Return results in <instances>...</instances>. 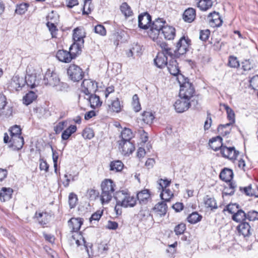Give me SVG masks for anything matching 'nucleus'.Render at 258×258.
Wrapping results in <instances>:
<instances>
[{"label": "nucleus", "instance_id": "obj_5", "mask_svg": "<svg viewBox=\"0 0 258 258\" xmlns=\"http://www.w3.org/2000/svg\"><path fill=\"white\" fill-rule=\"evenodd\" d=\"M74 43L71 46V50L75 49L79 51H81L83 46L84 40V38L86 36V33L84 29L81 28H76L73 31Z\"/></svg>", "mask_w": 258, "mask_h": 258}, {"label": "nucleus", "instance_id": "obj_31", "mask_svg": "<svg viewBox=\"0 0 258 258\" xmlns=\"http://www.w3.org/2000/svg\"><path fill=\"white\" fill-rule=\"evenodd\" d=\"M232 219L237 223H242L245 222L246 219V213H245L242 210L240 209L235 214L232 216Z\"/></svg>", "mask_w": 258, "mask_h": 258}, {"label": "nucleus", "instance_id": "obj_21", "mask_svg": "<svg viewBox=\"0 0 258 258\" xmlns=\"http://www.w3.org/2000/svg\"><path fill=\"white\" fill-rule=\"evenodd\" d=\"M9 142L10 146L17 150L22 149L24 144V139L21 136L11 137Z\"/></svg>", "mask_w": 258, "mask_h": 258}, {"label": "nucleus", "instance_id": "obj_14", "mask_svg": "<svg viewBox=\"0 0 258 258\" xmlns=\"http://www.w3.org/2000/svg\"><path fill=\"white\" fill-rule=\"evenodd\" d=\"M151 16L148 13H144L139 16L138 25L143 29H148L151 24Z\"/></svg>", "mask_w": 258, "mask_h": 258}, {"label": "nucleus", "instance_id": "obj_64", "mask_svg": "<svg viewBox=\"0 0 258 258\" xmlns=\"http://www.w3.org/2000/svg\"><path fill=\"white\" fill-rule=\"evenodd\" d=\"M242 68L244 71H249L253 69V65L249 60H245L242 62Z\"/></svg>", "mask_w": 258, "mask_h": 258}, {"label": "nucleus", "instance_id": "obj_34", "mask_svg": "<svg viewBox=\"0 0 258 258\" xmlns=\"http://www.w3.org/2000/svg\"><path fill=\"white\" fill-rule=\"evenodd\" d=\"M89 95V101L92 108H95L101 105L102 102L100 101L98 96L93 94H91Z\"/></svg>", "mask_w": 258, "mask_h": 258}, {"label": "nucleus", "instance_id": "obj_4", "mask_svg": "<svg viewBox=\"0 0 258 258\" xmlns=\"http://www.w3.org/2000/svg\"><path fill=\"white\" fill-rule=\"evenodd\" d=\"M166 24V22L161 18L155 19L153 23L150 24V29L148 31L149 37L154 41L158 39V36L160 35L163 27Z\"/></svg>", "mask_w": 258, "mask_h": 258}, {"label": "nucleus", "instance_id": "obj_37", "mask_svg": "<svg viewBox=\"0 0 258 258\" xmlns=\"http://www.w3.org/2000/svg\"><path fill=\"white\" fill-rule=\"evenodd\" d=\"M77 131V127L75 125H71L62 133L61 139L63 140H68L69 137Z\"/></svg>", "mask_w": 258, "mask_h": 258}, {"label": "nucleus", "instance_id": "obj_17", "mask_svg": "<svg viewBox=\"0 0 258 258\" xmlns=\"http://www.w3.org/2000/svg\"><path fill=\"white\" fill-rule=\"evenodd\" d=\"M210 25L213 27H220L222 24V20L219 13L215 11L210 13L208 16Z\"/></svg>", "mask_w": 258, "mask_h": 258}, {"label": "nucleus", "instance_id": "obj_59", "mask_svg": "<svg viewBox=\"0 0 258 258\" xmlns=\"http://www.w3.org/2000/svg\"><path fill=\"white\" fill-rule=\"evenodd\" d=\"M239 190L241 192L248 196L252 197V195H254V194H252L253 189L252 188L251 185L244 187H239Z\"/></svg>", "mask_w": 258, "mask_h": 258}, {"label": "nucleus", "instance_id": "obj_46", "mask_svg": "<svg viewBox=\"0 0 258 258\" xmlns=\"http://www.w3.org/2000/svg\"><path fill=\"white\" fill-rule=\"evenodd\" d=\"M11 137H17L21 136V128L20 125H15L12 126L10 129Z\"/></svg>", "mask_w": 258, "mask_h": 258}, {"label": "nucleus", "instance_id": "obj_57", "mask_svg": "<svg viewBox=\"0 0 258 258\" xmlns=\"http://www.w3.org/2000/svg\"><path fill=\"white\" fill-rule=\"evenodd\" d=\"M249 87L254 90H258V75L252 77L249 80Z\"/></svg>", "mask_w": 258, "mask_h": 258}, {"label": "nucleus", "instance_id": "obj_28", "mask_svg": "<svg viewBox=\"0 0 258 258\" xmlns=\"http://www.w3.org/2000/svg\"><path fill=\"white\" fill-rule=\"evenodd\" d=\"M167 209V206L164 201L159 202L153 208V211L160 216L166 214Z\"/></svg>", "mask_w": 258, "mask_h": 258}, {"label": "nucleus", "instance_id": "obj_11", "mask_svg": "<svg viewBox=\"0 0 258 258\" xmlns=\"http://www.w3.org/2000/svg\"><path fill=\"white\" fill-rule=\"evenodd\" d=\"M82 91L86 95H89L97 90V83L90 79H85L82 83Z\"/></svg>", "mask_w": 258, "mask_h": 258}, {"label": "nucleus", "instance_id": "obj_52", "mask_svg": "<svg viewBox=\"0 0 258 258\" xmlns=\"http://www.w3.org/2000/svg\"><path fill=\"white\" fill-rule=\"evenodd\" d=\"M83 137L86 139H91L94 136V133L93 130L90 128H85L83 132Z\"/></svg>", "mask_w": 258, "mask_h": 258}, {"label": "nucleus", "instance_id": "obj_1", "mask_svg": "<svg viewBox=\"0 0 258 258\" xmlns=\"http://www.w3.org/2000/svg\"><path fill=\"white\" fill-rule=\"evenodd\" d=\"M43 81L45 85L54 87L57 91H61L68 88L67 84L61 82L58 75L50 69L45 73Z\"/></svg>", "mask_w": 258, "mask_h": 258}, {"label": "nucleus", "instance_id": "obj_50", "mask_svg": "<svg viewBox=\"0 0 258 258\" xmlns=\"http://www.w3.org/2000/svg\"><path fill=\"white\" fill-rule=\"evenodd\" d=\"M228 66L231 68H238L239 66V62L237 58L233 55H230L228 59Z\"/></svg>", "mask_w": 258, "mask_h": 258}, {"label": "nucleus", "instance_id": "obj_47", "mask_svg": "<svg viewBox=\"0 0 258 258\" xmlns=\"http://www.w3.org/2000/svg\"><path fill=\"white\" fill-rule=\"evenodd\" d=\"M109 107L112 111L117 113L119 112L121 109L120 101L118 98H116L115 100L113 101Z\"/></svg>", "mask_w": 258, "mask_h": 258}, {"label": "nucleus", "instance_id": "obj_32", "mask_svg": "<svg viewBox=\"0 0 258 258\" xmlns=\"http://www.w3.org/2000/svg\"><path fill=\"white\" fill-rule=\"evenodd\" d=\"M204 203L205 207L210 208L211 210L216 209L218 208L216 200L210 196L207 195L204 198Z\"/></svg>", "mask_w": 258, "mask_h": 258}, {"label": "nucleus", "instance_id": "obj_42", "mask_svg": "<svg viewBox=\"0 0 258 258\" xmlns=\"http://www.w3.org/2000/svg\"><path fill=\"white\" fill-rule=\"evenodd\" d=\"M120 10L125 17L131 16L133 13L131 7L126 3H123L120 6Z\"/></svg>", "mask_w": 258, "mask_h": 258}, {"label": "nucleus", "instance_id": "obj_53", "mask_svg": "<svg viewBox=\"0 0 258 258\" xmlns=\"http://www.w3.org/2000/svg\"><path fill=\"white\" fill-rule=\"evenodd\" d=\"M185 230L186 225L183 223H180L176 225L174 229L175 234L177 235L182 234Z\"/></svg>", "mask_w": 258, "mask_h": 258}, {"label": "nucleus", "instance_id": "obj_16", "mask_svg": "<svg viewBox=\"0 0 258 258\" xmlns=\"http://www.w3.org/2000/svg\"><path fill=\"white\" fill-rule=\"evenodd\" d=\"M160 35H162L164 38L168 40H173L176 35V30L173 26L167 25H165L163 27Z\"/></svg>", "mask_w": 258, "mask_h": 258}, {"label": "nucleus", "instance_id": "obj_29", "mask_svg": "<svg viewBox=\"0 0 258 258\" xmlns=\"http://www.w3.org/2000/svg\"><path fill=\"white\" fill-rule=\"evenodd\" d=\"M233 173L231 169L225 168L220 172V179L225 182H230L233 178Z\"/></svg>", "mask_w": 258, "mask_h": 258}, {"label": "nucleus", "instance_id": "obj_35", "mask_svg": "<svg viewBox=\"0 0 258 258\" xmlns=\"http://www.w3.org/2000/svg\"><path fill=\"white\" fill-rule=\"evenodd\" d=\"M120 137L121 141H132V139L134 137V134L131 129L124 128L121 133Z\"/></svg>", "mask_w": 258, "mask_h": 258}, {"label": "nucleus", "instance_id": "obj_27", "mask_svg": "<svg viewBox=\"0 0 258 258\" xmlns=\"http://www.w3.org/2000/svg\"><path fill=\"white\" fill-rule=\"evenodd\" d=\"M69 226L72 229V232H78L83 224V221L81 218H73L68 222Z\"/></svg>", "mask_w": 258, "mask_h": 258}, {"label": "nucleus", "instance_id": "obj_25", "mask_svg": "<svg viewBox=\"0 0 258 258\" xmlns=\"http://www.w3.org/2000/svg\"><path fill=\"white\" fill-rule=\"evenodd\" d=\"M209 146L214 151L220 150L223 146L222 138L220 136L212 138L209 140Z\"/></svg>", "mask_w": 258, "mask_h": 258}, {"label": "nucleus", "instance_id": "obj_60", "mask_svg": "<svg viewBox=\"0 0 258 258\" xmlns=\"http://www.w3.org/2000/svg\"><path fill=\"white\" fill-rule=\"evenodd\" d=\"M39 169L40 170H44L45 172H47L49 169V165L46 160L43 158H40L39 160Z\"/></svg>", "mask_w": 258, "mask_h": 258}, {"label": "nucleus", "instance_id": "obj_6", "mask_svg": "<svg viewBox=\"0 0 258 258\" xmlns=\"http://www.w3.org/2000/svg\"><path fill=\"white\" fill-rule=\"evenodd\" d=\"M80 53V51L78 50H75V49L71 50L70 47L69 51L63 49L58 50L56 54V57L60 61L68 63L71 62L72 59L76 58L77 55Z\"/></svg>", "mask_w": 258, "mask_h": 258}, {"label": "nucleus", "instance_id": "obj_43", "mask_svg": "<svg viewBox=\"0 0 258 258\" xmlns=\"http://www.w3.org/2000/svg\"><path fill=\"white\" fill-rule=\"evenodd\" d=\"M240 207L236 203L229 204L225 207L224 211H227L229 213L233 215L235 214L238 210H240Z\"/></svg>", "mask_w": 258, "mask_h": 258}, {"label": "nucleus", "instance_id": "obj_45", "mask_svg": "<svg viewBox=\"0 0 258 258\" xmlns=\"http://www.w3.org/2000/svg\"><path fill=\"white\" fill-rule=\"evenodd\" d=\"M223 106L226 111L227 118L231 123L235 122V113L234 111L227 105L223 104Z\"/></svg>", "mask_w": 258, "mask_h": 258}, {"label": "nucleus", "instance_id": "obj_48", "mask_svg": "<svg viewBox=\"0 0 258 258\" xmlns=\"http://www.w3.org/2000/svg\"><path fill=\"white\" fill-rule=\"evenodd\" d=\"M133 107L136 112H138L141 109V105L138 95L135 94L133 97Z\"/></svg>", "mask_w": 258, "mask_h": 258}, {"label": "nucleus", "instance_id": "obj_54", "mask_svg": "<svg viewBox=\"0 0 258 258\" xmlns=\"http://www.w3.org/2000/svg\"><path fill=\"white\" fill-rule=\"evenodd\" d=\"M246 219L250 221L258 220V212L254 211H249L246 213Z\"/></svg>", "mask_w": 258, "mask_h": 258}, {"label": "nucleus", "instance_id": "obj_61", "mask_svg": "<svg viewBox=\"0 0 258 258\" xmlns=\"http://www.w3.org/2000/svg\"><path fill=\"white\" fill-rule=\"evenodd\" d=\"M94 31L96 33L101 36H105L106 34V31L105 27L102 25H97L94 27Z\"/></svg>", "mask_w": 258, "mask_h": 258}, {"label": "nucleus", "instance_id": "obj_36", "mask_svg": "<svg viewBox=\"0 0 258 258\" xmlns=\"http://www.w3.org/2000/svg\"><path fill=\"white\" fill-rule=\"evenodd\" d=\"M213 6L212 0H200L198 3V8L203 11H206Z\"/></svg>", "mask_w": 258, "mask_h": 258}, {"label": "nucleus", "instance_id": "obj_26", "mask_svg": "<svg viewBox=\"0 0 258 258\" xmlns=\"http://www.w3.org/2000/svg\"><path fill=\"white\" fill-rule=\"evenodd\" d=\"M150 198V194L148 189H144L137 194V199L139 203L142 205H146Z\"/></svg>", "mask_w": 258, "mask_h": 258}, {"label": "nucleus", "instance_id": "obj_19", "mask_svg": "<svg viewBox=\"0 0 258 258\" xmlns=\"http://www.w3.org/2000/svg\"><path fill=\"white\" fill-rule=\"evenodd\" d=\"M237 230L238 233L240 235H242L244 237H248L251 234L250 226L246 222L241 223L237 226Z\"/></svg>", "mask_w": 258, "mask_h": 258}, {"label": "nucleus", "instance_id": "obj_15", "mask_svg": "<svg viewBox=\"0 0 258 258\" xmlns=\"http://www.w3.org/2000/svg\"><path fill=\"white\" fill-rule=\"evenodd\" d=\"M25 84L26 81L23 77L15 76L11 80L10 86L13 90L18 91L21 90L25 86Z\"/></svg>", "mask_w": 258, "mask_h": 258}, {"label": "nucleus", "instance_id": "obj_55", "mask_svg": "<svg viewBox=\"0 0 258 258\" xmlns=\"http://www.w3.org/2000/svg\"><path fill=\"white\" fill-rule=\"evenodd\" d=\"M67 121H62L59 122L54 126V131L56 134H58L67 125Z\"/></svg>", "mask_w": 258, "mask_h": 258}, {"label": "nucleus", "instance_id": "obj_30", "mask_svg": "<svg viewBox=\"0 0 258 258\" xmlns=\"http://www.w3.org/2000/svg\"><path fill=\"white\" fill-rule=\"evenodd\" d=\"M13 190L10 187H3L0 191V199L2 202H5L11 198Z\"/></svg>", "mask_w": 258, "mask_h": 258}, {"label": "nucleus", "instance_id": "obj_33", "mask_svg": "<svg viewBox=\"0 0 258 258\" xmlns=\"http://www.w3.org/2000/svg\"><path fill=\"white\" fill-rule=\"evenodd\" d=\"M37 97L36 94L34 92L30 91L23 96V102L26 105H28L36 99Z\"/></svg>", "mask_w": 258, "mask_h": 258}, {"label": "nucleus", "instance_id": "obj_20", "mask_svg": "<svg viewBox=\"0 0 258 258\" xmlns=\"http://www.w3.org/2000/svg\"><path fill=\"white\" fill-rule=\"evenodd\" d=\"M157 44L161 49V52H159V53H163L165 55H168L171 58L173 56L174 53H173L172 49L166 42L157 40Z\"/></svg>", "mask_w": 258, "mask_h": 258}, {"label": "nucleus", "instance_id": "obj_51", "mask_svg": "<svg viewBox=\"0 0 258 258\" xmlns=\"http://www.w3.org/2000/svg\"><path fill=\"white\" fill-rule=\"evenodd\" d=\"M28 7L29 5L27 3L21 4L17 6L15 12L20 15L24 14L27 11Z\"/></svg>", "mask_w": 258, "mask_h": 258}, {"label": "nucleus", "instance_id": "obj_49", "mask_svg": "<svg viewBox=\"0 0 258 258\" xmlns=\"http://www.w3.org/2000/svg\"><path fill=\"white\" fill-rule=\"evenodd\" d=\"M77 201V196L73 192L70 194L69 196V203L71 209L74 208L76 206Z\"/></svg>", "mask_w": 258, "mask_h": 258}, {"label": "nucleus", "instance_id": "obj_63", "mask_svg": "<svg viewBox=\"0 0 258 258\" xmlns=\"http://www.w3.org/2000/svg\"><path fill=\"white\" fill-rule=\"evenodd\" d=\"M210 34V31L208 29L201 30L200 31V39L202 41H205L208 39Z\"/></svg>", "mask_w": 258, "mask_h": 258}, {"label": "nucleus", "instance_id": "obj_12", "mask_svg": "<svg viewBox=\"0 0 258 258\" xmlns=\"http://www.w3.org/2000/svg\"><path fill=\"white\" fill-rule=\"evenodd\" d=\"M220 153L223 157L231 160H235L239 154V152L234 147H227L223 145L220 149Z\"/></svg>", "mask_w": 258, "mask_h": 258}, {"label": "nucleus", "instance_id": "obj_13", "mask_svg": "<svg viewBox=\"0 0 258 258\" xmlns=\"http://www.w3.org/2000/svg\"><path fill=\"white\" fill-rule=\"evenodd\" d=\"M191 102L180 97L177 99L174 104V106L176 112L182 113L186 111L191 105Z\"/></svg>", "mask_w": 258, "mask_h": 258}, {"label": "nucleus", "instance_id": "obj_41", "mask_svg": "<svg viewBox=\"0 0 258 258\" xmlns=\"http://www.w3.org/2000/svg\"><path fill=\"white\" fill-rule=\"evenodd\" d=\"M202 216L198 212H192L187 218V221L191 224H196L202 220Z\"/></svg>", "mask_w": 258, "mask_h": 258}, {"label": "nucleus", "instance_id": "obj_10", "mask_svg": "<svg viewBox=\"0 0 258 258\" xmlns=\"http://www.w3.org/2000/svg\"><path fill=\"white\" fill-rule=\"evenodd\" d=\"M119 149L124 156H129L135 151V147L133 141H118Z\"/></svg>", "mask_w": 258, "mask_h": 258}, {"label": "nucleus", "instance_id": "obj_39", "mask_svg": "<svg viewBox=\"0 0 258 258\" xmlns=\"http://www.w3.org/2000/svg\"><path fill=\"white\" fill-rule=\"evenodd\" d=\"M123 167V163L119 160L112 161L110 164V170L115 172L121 171Z\"/></svg>", "mask_w": 258, "mask_h": 258}, {"label": "nucleus", "instance_id": "obj_9", "mask_svg": "<svg viewBox=\"0 0 258 258\" xmlns=\"http://www.w3.org/2000/svg\"><path fill=\"white\" fill-rule=\"evenodd\" d=\"M195 90L191 84L187 83H184L180 86L179 97L188 101L193 97Z\"/></svg>", "mask_w": 258, "mask_h": 258}, {"label": "nucleus", "instance_id": "obj_23", "mask_svg": "<svg viewBox=\"0 0 258 258\" xmlns=\"http://www.w3.org/2000/svg\"><path fill=\"white\" fill-rule=\"evenodd\" d=\"M141 50L142 48L140 45L134 44L129 50L126 51V55L127 57L134 59L136 56H140L141 54Z\"/></svg>", "mask_w": 258, "mask_h": 258}, {"label": "nucleus", "instance_id": "obj_38", "mask_svg": "<svg viewBox=\"0 0 258 258\" xmlns=\"http://www.w3.org/2000/svg\"><path fill=\"white\" fill-rule=\"evenodd\" d=\"M160 196L164 202H169L173 197V194L169 189L165 188L162 189Z\"/></svg>", "mask_w": 258, "mask_h": 258}, {"label": "nucleus", "instance_id": "obj_3", "mask_svg": "<svg viewBox=\"0 0 258 258\" xmlns=\"http://www.w3.org/2000/svg\"><path fill=\"white\" fill-rule=\"evenodd\" d=\"M114 198L116 201V205L115 207V210L117 212V207L118 206L124 208H131L134 207L137 203L136 198L131 196L129 194L123 191L117 192Z\"/></svg>", "mask_w": 258, "mask_h": 258}, {"label": "nucleus", "instance_id": "obj_2", "mask_svg": "<svg viewBox=\"0 0 258 258\" xmlns=\"http://www.w3.org/2000/svg\"><path fill=\"white\" fill-rule=\"evenodd\" d=\"M101 201L102 204L108 203L114 196L115 184L110 179H106L101 183Z\"/></svg>", "mask_w": 258, "mask_h": 258}, {"label": "nucleus", "instance_id": "obj_44", "mask_svg": "<svg viewBox=\"0 0 258 258\" xmlns=\"http://www.w3.org/2000/svg\"><path fill=\"white\" fill-rule=\"evenodd\" d=\"M24 79L27 86H30L31 88H34L37 85L36 77L35 75H28Z\"/></svg>", "mask_w": 258, "mask_h": 258}, {"label": "nucleus", "instance_id": "obj_40", "mask_svg": "<svg viewBox=\"0 0 258 258\" xmlns=\"http://www.w3.org/2000/svg\"><path fill=\"white\" fill-rule=\"evenodd\" d=\"M142 120L147 124H151L155 118L154 114L150 111H144L142 114Z\"/></svg>", "mask_w": 258, "mask_h": 258}, {"label": "nucleus", "instance_id": "obj_8", "mask_svg": "<svg viewBox=\"0 0 258 258\" xmlns=\"http://www.w3.org/2000/svg\"><path fill=\"white\" fill-rule=\"evenodd\" d=\"M190 45V40L184 36L182 37L176 43V49L174 50L175 55H180L185 54L188 50Z\"/></svg>", "mask_w": 258, "mask_h": 258}, {"label": "nucleus", "instance_id": "obj_56", "mask_svg": "<svg viewBox=\"0 0 258 258\" xmlns=\"http://www.w3.org/2000/svg\"><path fill=\"white\" fill-rule=\"evenodd\" d=\"M236 187V184L235 182H229L228 184V187H229L230 191H228V188H225L223 194L225 195H232L235 191V188Z\"/></svg>", "mask_w": 258, "mask_h": 258}, {"label": "nucleus", "instance_id": "obj_62", "mask_svg": "<svg viewBox=\"0 0 258 258\" xmlns=\"http://www.w3.org/2000/svg\"><path fill=\"white\" fill-rule=\"evenodd\" d=\"M91 0H85L83 7V14L88 15L91 12L90 5Z\"/></svg>", "mask_w": 258, "mask_h": 258}, {"label": "nucleus", "instance_id": "obj_18", "mask_svg": "<svg viewBox=\"0 0 258 258\" xmlns=\"http://www.w3.org/2000/svg\"><path fill=\"white\" fill-rule=\"evenodd\" d=\"M166 66L167 67L168 70L171 75L174 76L181 75L180 73L178 63L176 60L173 58V57L171 58V59L169 61V62L167 63V65Z\"/></svg>", "mask_w": 258, "mask_h": 258}, {"label": "nucleus", "instance_id": "obj_22", "mask_svg": "<svg viewBox=\"0 0 258 258\" xmlns=\"http://www.w3.org/2000/svg\"><path fill=\"white\" fill-rule=\"evenodd\" d=\"M154 61L158 68L162 69L167 65V56L165 55L163 53H158Z\"/></svg>", "mask_w": 258, "mask_h": 258}, {"label": "nucleus", "instance_id": "obj_7", "mask_svg": "<svg viewBox=\"0 0 258 258\" xmlns=\"http://www.w3.org/2000/svg\"><path fill=\"white\" fill-rule=\"evenodd\" d=\"M67 74L69 79L74 82L80 81L84 76L82 69L75 64H71L69 66L67 70Z\"/></svg>", "mask_w": 258, "mask_h": 258}, {"label": "nucleus", "instance_id": "obj_58", "mask_svg": "<svg viewBox=\"0 0 258 258\" xmlns=\"http://www.w3.org/2000/svg\"><path fill=\"white\" fill-rule=\"evenodd\" d=\"M47 215L46 213H35V217L37 218L39 223L41 225H45L46 224V220H44L43 217H46Z\"/></svg>", "mask_w": 258, "mask_h": 258}, {"label": "nucleus", "instance_id": "obj_24", "mask_svg": "<svg viewBox=\"0 0 258 258\" xmlns=\"http://www.w3.org/2000/svg\"><path fill=\"white\" fill-rule=\"evenodd\" d=\"M196 16L195 9L189 8L185 10L183 14L182 18L183 20L187 23H191L194 21Z\"/></svg>", "mask_w": 258, "mask_h": 258}]
</instances>
